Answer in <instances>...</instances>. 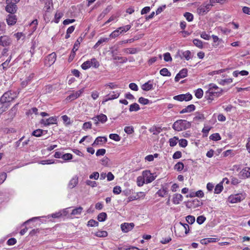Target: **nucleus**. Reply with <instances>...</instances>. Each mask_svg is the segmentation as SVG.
I'll return each mask as SVG.
<instances>
[{"mask_svg":"<svg viewBox=\"0 0 250 250\" xmlns=\"http://www.w3.org/2000/svg\"><path fill=\"white\" fill-rule=\"evenodd\" d=\"M14 98L12 96L11 91L5 92L0 99V103L2 104L1 108H7L10 107L11 103L13 101Z\"/></svg>","mask_w":250,"mask_h":250,"instance_id":"obj_1","label":"nucleus"},{"mask_svg":"<svg viewBox=\"0 0 250 250\" xmlns=\"http://www.w3.org/2000/svg\"><path fill=\"white\" fill-rule=\"evenodd\" d=\"M190 124L186 120H179L174 123L172 128L177 131L186 130L189 128Z\"/></svg>","mask_w":250,"mask_h":250,"instance_id":"obj_2","label":"nucleus"},{"mask_svg":"<svg viewBox=\"0 0 250 250\" xmlns=\"http://www.w3.org/2000/svg\"><path fill=\"white\" fill-rule=\"evenodd\" d=\"M221 90L214 89L209 88L206 93V98L208 100H213L214 97H218Z\"/></svg>","mask_w":250,"mask_h":250,"instance_id":"obj_3","label":"nucleus"},{"mask_svg":"<svg viewBox=\"0 0 250 250\" xmlns=\"http://www.w3.org/2000/svg\"><path fill=\"white\" fill-rule=\"evenodd\" d=\"M11 0H6V6L5 7V10L8 13L10 14H14L16 12L17 10V6L14 3L10 1Z\"/></svg>","mask_w":250,"mask_h":250,"instance_id":"obj_4","label":"nucleus"},{"mask_svg":"<svg viewBox=\"0 0 250 250\" xmlns=\"http://www.w3.org/2000/svg\"><path fill=\"white\" fill-rule=\"evenodd\" d=\"M56 60V54L53 52L48 55L44 60V64L46 66H50Z\"/></svg>","mask_w":250,"mask_h":250,"instance_id":"obj_5","label":"nucleus"},{"mask_svg":"<svg viewBox=\"0 0 250 250\" xmlns=\"http://www.w3.org/2000/svg\"><path fill=\"white\" fill-rule=\"evenodd\" d=\"M12 42V39L8 36L4 35L0 37V45L3 47L10 46Z\"/></svg>","mask_w":250,"mask_h":250,"instance_id":"obj_6","label":"nucleus"},{"mask_svg":"<svg viewBox=\"0 0 250 250\" xmlns=\"http://www.w3.org/2000/svg\"><path fill=\"white\" fill-rule=\"evenodd\" d=\"M212 5L210 4H203L197 9L198 14L203 15L209 11Z\"/></svg>","mask_w":250,"mask_h":250,"instance_id":"obj_7","label":"nucleus"},{"mask_svg":"<svg viewBox=\"0 0 250 250\" xmlns=\"http://www.w3.org/2000/svg\"><path fill=\"white\" fill-rule=\"evenodd\" d=\"M143 176L146 181V184H148L153 181L155 177L149 170H145L143 172Z\"/></svg>","mask_w":250,"mask_h":250,"instance_id":"obj_8","label":"nucleus"},{"mask_svg":"<svg viewBox=\"0 0 250 250\" xmlns=\"http://www.w3.org/2000/svg\"><path fill=\"white\" fill-rule=\"evenodd\" d=\"M192 98V95L189 93L185 94H180L179 95L175 96L173 97V99L175 100L179 101H188L191 100Z\"/></svg>","mask_w":250,"mask_h":250,"instance_id":"obj_9","label":"nucleus"},{"mask_svg":"<svg viewBox=\"0 0 250 250\" xmlns=\"http://www.w3.org/2000/svg\"><path fill=\"white\" fill-rule=\"evenodd\" d=\"M6 21L8 25H14L17 21V16L13 14H8L6 17Z\"/></svg>","mask_w":250,"mask_h":250,"instance_id":"obj_10","label":"nucleus"},{"mask_svg":"<svg viewBox=\"0 0 250 250\" xmlns=\"http://www.w3.org/2000/svg\"><path fill=\"white\" fill-rule=\"evenodd\" d=\"M134 224L133 223H124L121 226L122 230L124 232H127L132 230L134 227Z\"/></svg>","mask_w":250,"mask_h":250,"instance_id":"obj_11","label":"nucleus"},{"mask_svg":"<svg viewBox=\"0 0 250 250\" xmlns=\"http://www.w3.org/2000/svg\"><path fill=\"white\" fill-rule=\"evenodd\" d=\"M95 122V124L96 125L98 124V122H101L102 123H104L107 121V117L105 115L101 114L99 115H97L92 118Z\"/></svg>","mask_w":250,"mask_h":250,"instance_id":"obj_12","label":"nucleus"},{"mask_svg":"<svg viewBox=\"0 0 250 250\" xmlns=\"http://www.w3.org/2000/svg\"><path fill=\"white\" fill-rule=\"evenodd\" d=\"M188 75V69L187 68H183L176 75L175 77V81L177 82L181 79L184 78Z\"/></svg>","mask_w":250,"mask_h":250,"instance_id":"obj_13","label":"nucleus"},{"mask_svg":"<svg viewBox=\"0 0 250 250\" xmlns=\"http://www.w3.org/2000/svg\"><path fill=\"white\" fill-rule=\"evenodd\" d=\"M119 92L113 91L112 93L109 94L104 98V99L102 102V104H104L108 100L116 99L119 96Z\"/></svg>","mask_w":250,"mask_h":250,"instance_id":"obj_14","label":"nucleus"},{"mask_svg":"<svg viewBox=\"0 0 250 250\" xmlns=\"http://www.w3.org/2000/svg\"><path fill=\"white\" fill-rule=\"evenodd\" d=\"M168 188L165 186H162L161 189H160L156 193V194L161 197H164L165 196L168 194Z\"/></svg>","mask_w":250,"mask_h":250,"instance_id":"obj_15","label":"nucleus"},{"mask_svg":"<svg viewBox=\"0 0 250 250\" xmlns=\"http://www.w3.org/2000/svg\"><path fill=\"white\" fill-rule=\"evenodd\" d=\"M78 183V177L77 176H74L69 181L68 184V188L72 189L75 188Z\"/></svg>","mask_w":250,"mask_h":250,"instance_id":"obj_16","label":"nucleus"},{"mask_svg":"<svg viewBox=\"0 0 250 250\" xmlns=\"http://www.w3.org/2000/svg\"><path fill=\"white\" fill-rule=\"evenodd\" d=\"M229 201L231 203H236L240 202L242 200V198L240 194H236L230 196L229 198Z\"/></svg>","mask_w":250,"mask_h":250,"instance_id":"obj_17","label":"nucleus"},{"mask_svg":"<svg viewBox=\"0 0 250 250\" xmlns=\"http://www.w3.org/2000/svg\"><path fill=\"white\" fill-rule=\"evenodd\" d=\"M106 142L107 138L106 137H98L92 144V146H96L102 143H105Z\"/></svg>","mask_w":250,"mask_h":250,"instance_id":"obj_18","label":"nucleus"},{"mask_svg":"<svg viewBox=\"0 0 250 250\" xmlns=\"http://www.w3.org/2000/svg\"><path fill=\"white\" fill-rule=\"evenodd\" d=\"M47 133V130H45L41 129H37L32 132V135L34 136L39 137H41L42 135H43Z\"/></svg>","mask_w":250,"mask_h":250,"instance_id":"obj_19","label":"nucleus"},{"mask_svg":"<svg viewBox=\"0 0 250 250\" xmlns=\"http://www.w3.org/2000/svg\"><path fill=\"white\" fill-rule=\"evenodd\" d=\"M182 56H180V58L182 59L183 58H185L187 61L192 58L191 52L189 50H186L182 52Z\"/></svg>","mask_w":250,"mask_h":250,"instance_id":"obj_20","label":"nucleus"},{"mask_svg":"<svg viewBox=\"0 0 250 250\" xmlns=\"http://www.w3.org/2000/svg\"><path fill=\"white\" fill-rule=\"evenodd\" d=\"M142 88L144 91H149L153 89V84L149 81L142 85Z\"/></svg>","mask_w":250,"mask_h":250,"instance_id":"obj_21","label":"nucleus"},{"mask_svg":"<svg viewBox=\"0 0 250 250\" xmlns=\"http://www.w3.org/2000/svg\"><path fill=\"white\" fill-rule=\"evenodd\" d=\"M183 196L180 194H175L173 195V203L174 204H179L180 202L181 201L183 200Z\"/></svg>","mask_w":250,"mask_h":250,"instance_id":"obj_22","label":"nucleus"},{"mask_svg":"<svg viewBox=\"0 0 250 250\" xmlns=\"http://www.w3.org/2000/svg\"><path fill=\"white\" fill-rule=\"evenodd\" d=\"M139 49L136 48H127L123 49V52L126 54H134L139 51Z\"/></svg>","mask_w":250,"mask_h":250,"instance_id":"obj_23","label":"nucleus"},{"mask_svg":"<svg viewBox=\"0 0 250 250\" xmlns=\"http://www.w3.org/2000/svg\"><path fill=\"white\" fill-rule=\"evenodd\" d=\"M149 131L153 133L154 135H156L159 134L162 131V129L161 127L153 126L149 128Z\"/></svg>","mask_w":250,"mask_h":250,"instance_id":"obj_24","label":"nucleus"},{"mask_svg":"<svg viewBox=\"0 0 250 250\" xmlns=\"http://www.w3.org/2000/svg\"><path fill=\"white\" fill-rule=\"evenodd\" d=\"M61 118H62L63 123L65 126L69 125L72 124L73 122L71 121L70 118H69L67 115H63Z\"/></svg>","mask_w":250,"mask_h":250,"instance_id":"obj_25","label":"nucleus"},{"mask_svg":"<svg viewBox=\"0 0 250 250\" xmlns=\"http://www.w3.org/2000/svg\"><path fill=\"white\" fill-rule=\"evenodd\" d=\"M12 59V56L10 55L8 58L1 64V66L4 70H6L9 67V62H10Z\"/></svg>","mask_w":250,"mask_h":250,"instance_id":"obj_26","label":"nucleus"},{"mask_svg":"<svg viewBox=\"0 0 250 250\" xmlns=\"http://www.w3.org/2000/svg\"><path fill=\"white\" fill-rule=\"evenodd\" d=\"M33 77H34V74H31V75H30L27 78V79L25 80L22 81L21 83L22 87H25L31 82V81L32 79L33 78Z\"/></svg>","mask_w":250,"mask_h":250,"instance_id":"obj_27","label":"nucleus"},{"mask_svg":"<svg viewBox=\"0 0 250 250\" xmlns=\"http://www.w3.org/2000/svg\"><path fill=\"white\" fill-rule=\"evenodd\" d=\"M83 210V208L81 207L76 208L72 210L71 214L72 215H80Z\"/></svg>","mask_w":250,"mask_h":250,"instance_id":"obj_28","label":"nucleus"},{"mask_svg":"<svg viewBox=\"0 0 250 250\" xmlns=\"http://www.w3.org/2000/svg\"><path fill=\"white\" fill-rule=\"evenodd\" d=\"M109 40V39L108 38H101L94 45V48H97L100 45L104 42H107Z\"/></svg>","mask_w":250,"mask_h":250,"instance_id":"obj_29","label":"nucleus"},{"mask_svg":"<svg viewBox=\"0 0 250 250\" xmlns=\"http://www.w3.org/2000/svg\"><path fill=\"white\" fill-rule=\"evenodd\" d=\"M216 242V239L213 238H204L200 241V243L202 244L207 245L208 244L211 242Z\"/></svg>","mask_w":250,"mask_h":250,"instance_id":"obj_30","label":"nucleus"},{"mask_svg":"<svg viewBox=\"0 0 250 250\" xmlns=\"http://www.w3.org/2000/svg\"><path fill=\"white\" fill-rule=\"evenodd\" d=\"M241 75L242 76H246V75H248L249 74V72L246 71V70H242V71H234L233 72V76L235 77H238V76L239 75Z\"/></svg>","mask_w":250,"mask_h":250,"instance_id":"obj_31","label":"nucleus"},{"mask_svg":"<svg viewBox=\"0 0 250 250\" xmlns=\"http://www.w3.org/2000/svg\"><path fill=\"white\" fill-rule=\"evenodd\" d=\"M241 173L242 175L245 178L250 177V167L243 169Z\"/></svg>","mask_w":250,"mask_h":250,"instance_id":"obj_32","label":"nucleus"},{"mask_svg":"<svg viewBox=\"0 0 250 250\" xmlns=\"http://www.w3.org/2000/svg\"><path fill=\"white\" fill-rule=\"evenodd\" d=\"M223 189V187L222 186V183H220L217 184L214 189V193L215 194H219Z\"/></svg>","mask_w":250,"mask_h":250,"instance_id":"obj_33","label":"nucleus"},{"mask_svg":"<svg viewBox=\"0 0 250 250\" xmlns=\"http://www.w3.org/2000/svg\"><path fill=\"white\" fill-rule=\"evenodd\" d=\"M107 218V214L105 212L100 213L97 217V219L100 222L104 221Z\"/></svg>","mask_w":250,"mask_h":250,"instance_id":"obj_34","label":"nucleus"},{"mask_svg":"<svg viewBox=\"0 0 250 250\" xmlns=\"http://www.w3.org/2000/svg\"><path fill=\"white\" fill-rule=\"evenodd\" d=\"M57 118L56 117H51L47 119V125L57 124Z\"/></svg>","mask_w":250,"mask_h":250,"instance_id":"obj_35","label":"nucleus"},{"mask_svg":"<svg viewBox=\"0 0 250 250\" xmlns=\"http://www.w3.org/2000/svg\"><path fill=\"white\" fill-rule=\"evenodd\" d=\"M209 139L211 140L217 141L221 140V138L219 133H215L211 134L209 136Z\"/></svg>","mask_w":250,"mask_h":250,"instance_id":"obj_36","label":"nucleus"},{"mask_svg":"<svg viewBox=\"0 0 250 250\" xmlns=\"http://www.w3.org/2000/svg\"><path fill=\"white\" fill-rule=\"evenodd\" d=\"M145 182H146V181H145L143 176H139L137 177V184L139 187L142 186L145 184Z\"/></svg>","mask_w":250,"mask_h":250,"instance_id":"obj_37","label":"nucleus"},{"mask_svg":"<svg viewBox=\"0 0 250 250\" xmlns=\"http://www.w3.org/2000/svg\"><path fill=\"white\" fill-rule=\"evenodd\" d=\"M160 74L163 76H170L171 73L166 68H164L160 71Z\"/></svg>","mask_w":250,"mask_h":250,"instance_id":"obj_38","label":"nucleus"},{"mask_svg":"<svg viewBox=\"0 0 250 250\" xmlns=\"http://www.w3.org/2000/svg\"><path fill=\"white\" fill-rule=\"evenodd\" d=\"M51 0H48L47 1H44V3L45 4L44 5V10H45L46 13L45 14V16H46L47 15V12L49 11V10L50 9V7L52 5L51 2Z\"/></svg>","mask_w":250,"mask_h":250,"instance_id":"obj_39","label":"nucleus"},{"mask_svg":"<svg viewBox=\"0 0 250 250\" xmlns=\"http://www.w3.org/2000/svg\"><path fill=\"white\" fill-rule=\"evenodd\" d=\"M184 165L182 162H179L174 166V169L180 171L184 169Z\"/></svg>","mask_w":250,"mask_h":250,"instance_id":"obj_40","label":"nucleus"},{"mask_svg":"<svg viewBox=\"0 0 250 250\" xmlns=\"http://www.w3.org/2000/svg\"><path fill=\"white\" fill-rule=\"evenodd\" d=\"M91 66L90 60L84 62L82 65L81 67L83 70H86Z\"/></svg>","mask_w":250,"mask_h":250,"instance_id":"obj_41","label":"nucleus"},{"mask_svg":"<svg viewBox=\"0 0 250 250\" xmlns=\"http://www.w3.org/2000/svg\"><path fill=\"white\" fill-rule=\"evenodd\" d=\"M178 140V138L175 136L170 138L169 140L170 146L172 147L175 146L177 144Z\"/></svg>","mask_w":250,"mask_h":250,"instance_id":"obj_42","label":"nucleus"},{"mask_svg":"<svg viewBox=\"0 0 250 250\" xmlns=\"http://www.w3.org/2000/svg\"><path fill=\"white\" fill-rule=\"evenodd\" d=\"M131 27L130 25H126L125 26L119 27L118 29L119 30L120 33L122 34L123 32H126L128 31L130 29Z\"/></svg>","mask_w":250,"mask_h":250,"instance_id":"obj_43","label":"nucleus"},{"mask_svg":"<svg viewBox=\"0 0 250 250\" xmlns=\"http://www.w3.org/2000/svg\"><path fill=\"white\" fill-rule=\"evenodd\" d=\"M107 232L104 230L98 231L96 232L95 235L99 237H105L107 236Z\"/></svg>","mask_w":250,"mask_h":250,"instance_id":"obj_44","label":"nucleus"},{"mask_svg":"<svg viewBox=\"0 0 250 250\" xmlns=\"http://www.w3.org/2000/svg\"><path fill=\"white\" fill-rule=\"evenodd\" d=\"M193 44L199 48H202L203 47V42L198 39H194L193 41Z\"/></svg>","mask_w":250,"mask_h":250,"instance_id":"obj_45","label":"nucleus"},{"mask_svg":"<svg viewBox=\"0 0 250 250\" xmlns=\"http://www.w3.org/2000/svg\"><path fill=\"white\" fill-rule=\"evenodd\" d=\"M184 16L188 21H193V15L192 14L189 12H186Z\"/></svg>","mask_w":250,"mask_h":250,"instance_id":"obj_46","label":"nucleus"},{"mask_svg":"<svg viewBox=\"0 0 250 250\" xmlns=\"http://www.w3.org/2000/svg\"><path fill=\"white\" fill-rule=\"evenodd\" d=\"M195 95L198 99L202 98L203 95V90L201 88L197 89L195 92Z\"/></svg>","mask_w":250,"mask_h":250,"instance_id":"obj_47","label":"nucleus"},{"mask_svg":"<svg viewBox=\"0 0 250 250\" xmlns=\"http://www.w3.org/2000/svg\"><path fill=\"white\" fill-rule=\"evenodd\" d=\"M124 131L126 133L131 134L134 132V128L132 126H125Z\"/></svg>","mask_w":250,"mask_h":250,"instance_id":"obj_48","label":"nucleus"},{"mask_svg":"<svg viewBox=\"0 0 250 250\" xmlns=\"http://www.w3.org/2000/svg\"><path fill=\"white\" fill-rule=\"evenodd\" d=\"M109 137L110 139L115 141H119L121 140L120 136L117 134H110Z\"/></svg>","mask_w":250,"mask_h":250,"instance_id":"obj_49","label":"nucleus"},{"mask_svg":"<svg viewBox=\"0 0 250 250\" xmlns=\"http://www.w3.org/2000/svg\"><path fill=\"white\" fill-rule=\"evenodd\" d=\"M90 62L91 66H93L95 68H98L100 65L99 62L95 58H92L91 59Z\"/></svg>","mask_w":250,"mask_h":250,"instance_id":"obj_50","label":"nucleus"},{"mask_svg":"<svg viewBox=\"0 0 250 250\" xmlns=\"http://www.w3.org/2000/svg\"><path fill=\"white\" fill-rule=\"evenodd\" d=\"M206 219V218L204 216L200 215L197 217L196 221L198 224L201 225L205 221Z\"/></svg>","mask_w":250,"mask_h":250,"instance_id":"obj_51","label":"nucleus"},{"mask_svg":"<svg viewBox=\"0 0 250 250\" xmlns=\"http://www.w3.org/2000/svg\"><path fill=\"white\" fill-rule=\"evenodd\" d=\"M186 221L188 223L192 224L195 221V218L193 216L188 215L186 217Z\"/></svg>","mask_w":250,"mask_h":250,"instance_id":"obj_52","label":"nucleus"},{"mask_svg":"<svg viewBox=\"0 0 250 250\" xmlns=\"http://www.w3.org/2000/svg\"><path fill=\"white\" fill-rule=\"evenodd\" d=\"M180 225H182V228L184 229L185 232L186 234H187L189 231V227L188 224L182 223L181 222L180 223Z\"/></svg>","mask_w":250,"mask_h":250,"instance_id":"obj_53","label":"nucleus"},{"mask_svg":"<svg viewBox=\"0 0 250 250\" xmlns=\"http://www.w3.org/2000/svg\"><path fill=\"white\" fill-rule=\"evenodd\" d=\"M73 158V155L70 153H65L62 155V159L65 161L71 160Z\"/></svg>","mask_w":250,"mask_h":250,"instance_id":"obj_54","label":"nucleus"},{"mask_svg":"<svg viewBox=\"0 0 250 250\" xmlns=\"http://www.w3.org/2000/svg\"><path fill=\"white\" fill-rule=\"evenodd\" d=\"M120 34H121V33L120 32L118 28L116 30H115L114 31H113L110 34L109 36H110V37H111L112 38H115L118 37V36H119Z\"/></svg>","mask_w":250,"mask_h":250,"instance_id":"obj_55","label":"nucleus"},{"mask_svg":"<svg viewBox=\"0 0 250 250\" xmlns=\"http://www.w3.org/2000/svg\"><path fill=\"white\" fill-rule=\"evenodd\" d=\"M99 225V222L93 220V219H90L88 222L87 224V226H90V227H96L98 226Z\"/></svg>","mask_w":250,"mask_h":250,"instance_id":"obj_56","label":"nucleus"},{"mask_svg":"<svg viewBox=\"0 0 250 250\" xmlns=\"http://www.w3.org/2000/svg\"><path fill=\"white\" fill-rule=\"evenodd\" d=\"M188 145V141L185 139H182L179 141V145L182 147H185Z\"/></svg>","mask_w":250,"mask_h":250,"instance_id":"obj_57","label":"nucleus"},{"mask_svg":"<svg viewBox=\"0 0 250 250\" xmlns=\"http://www.w3.org/2000/svg\"><path fill=\"white\" fill-rule=\"evenodd\" d=\"M164 59L166 62H171L172 58L169 53L167 52L164 54Z\"/></svg>","mask_w":250,"mask_h":250,"instance_id":"obj_58","label":"nucleus"},{"mask_svg":"<svg viewBox=\"0 0 250 250\" xmlns=\"http://www.w3.org/2000/svg\"><path fill=\"white\" fill-rule=\"evenodd\" d=\"M138 102L139 103L142 104H147L149 103V101L148 99L143 97H140L139 99Z\"/></svg>","mask_w":250,"mask_h":250,"instance_id":"obj_59","label":"nucleus"},{"mask_svg":"<svg viewBox=\"0 0 250 250\" xmlns=\"http://www.w3.org/2000/svg\"><path fill=\"white\" fill-rule=\"evenodd\" d=\"M63 14L62 13H56L55 15V20L54 21L56 23H58L60 21V19L62 16Z\"/></svg>","mask_w":250,"mask_h":250,"instance_id":"obj_60","label":"nucleus"},{"mask_svg":"<svg viewBox=\"0 0 250 250\" xmlns=\"http://www.w3.org/2000/svg\"><path fill=\"white\" fill-rule=\"evenodd\" d=\"M106 150L105 149L101 148L97 150L96 153L97 156H103L105 154Z\"/></svg>","mask_w":250,"mask_h":250,"instance_id":"obj_61","label":"nucleus"},{"mask_svg":"<svg viewBox=\"0 0 250 250\" xmlns=\"http://www.w3.org/2000/svg\"><path fill=\"white\" fill-rule=\"evenodd\" d=\"M86 184L88 186H89L92 188H94L97 187V184L95 181H92L89 180H87L85 182Z\"/></svg>","mask_w":250,"mask_h":250,"instance_id":"obj_62","label":"nucleus"},{"mask_svg":"<svg viewBox=\"0 0 250 250\" xmlns=\"http://www.w3.org/2000/svg\"><path fill=\"white\" fill-rule=\"evenodd\" d=\"M122 192L121 188L120 186H115L113 188V192L115 194H119Z\"/></svg>","mask_w":250,"mask_h":250,"instance_id":"obj_63","label":"nucleus"},{"mask_svg":"<svg viewBox=\"0 0 250 250\" xmlns=\"http://www.w3.org/2000/svg\"><path fill=\"white\" fill-rule=\"evenodd\" d=\"M17 243V240L14 238H11L7 241V244L9 246H12Z\"/></svg>","mask_w":250,"mask_h":250,"instance_id":"obj_64","label":"nucleus"}]
</instances>
